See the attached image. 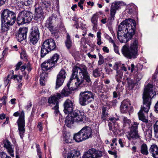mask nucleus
I'll return each mask as SVG.
<instances>
[{"label":"nucleus","mask_w":158,"mask_h":158,"mask_svg":"<svg viewBox=\"0 0 158 158\" xmlns=\"http://www.w3.org/2000/svg\"><path fill=\"white\" fill-rule=\"evenodd\" d=\"M84 80L88 83L91 81L86 66L83 64L79 67L76 66L72 70V73L68 82V85L73 84V85H75L78 88L81 87L85 85Z\"/></svg>","instance_id":"nucleus-1"},{"label":"nucleus","mask_w":158,"mask_h":158,"mask_svg":"<svg viewBox=\"0 0 158 158\" xmlns=\"http://www.w3.org/2000/svg\"><path fill=\"white\" fill-rule=\"evenodd\" d=\"M152 88V86L149 84L146 88L142 95L143 106L138 113L139 119L149 126L151 125V122L148 121L143 111L147 113L150 109L152 100L155 95V92L153 90Z\"/></svg>","instance_id":"nucleus-2"},{"label":"nucleus","mask_w":158,"mask_h":158,"mask_svg":"<svg viewBox=\"0 0 158 158\" xmlns=\"http://www.w3.org/2000/svg\"><path fill=\"white\" fill-rule=\"evenodd\" d=\"M131 41L129 47L124 45L123 46L121 50L123 55L129 59H135L138 56V37H135Z\"/></svg>","instance_id":"nucleus-3"},{"label":"nucleus","mask_w":158,"mask_h":158,"mask_svg":"<svg viewBox=\"0 0 158 158\" xmlns=\"http://www.w3.org/2000/svg\"><path fill=\"white\" fill-rule=\"evenodd\" d=\"M136 24L133 19H128L123 21L118 27L120 32L124 31L132 37L135 33Z\"/></svg>","instance_id":"nucleus-4"},{"label":"nucleus","mask_w":158,"mask_h":158,"mask_svg":"<svg viewBox=\"0 0 158 158\" xmlns=\"http://www.w3.org/2000/svg\"><path fill=\"white\" fill-rule=\"evenodd\" d=\"M57 46L55 40L52 38L48 39L45 40L41 46L40 51V56L44 57L50 52L56 50Z\"/></svg>","instance_id":"nucleus-5"},{"label":"nucleus","mask_w":158,"mask_h":158,"mask_svg":"<svg viewBox=\"0 0 158 158\" xmlns=\"http://www.w3.org/2000/svg\"><path fill=\"white\" fill-rule=\"evenodd\" d=\"M94 96L91 91H81L79 95V102L80 104L85 106L91 102L94 99Z\"/></svg>","instance_id":"nucleus-6"},{"label":"nucleus","mask_w":158,"mask_h":158,"mask_svg":"<svg viewBox=\"0 0 158 158\" xmlns=\"http://www.w3.org/2000/svg\"><path fill=\"white\" fill-rule=\"evenodd\" d=\"M13 116L15 117H18L19 116V118L17 121V123L18 127V130L20 136L21 138H22L25 131L24 111L23 110L22 111L20 114L18 112H15L13 114Z\"/></svg>","instance_id":"nucleus-7"},{"label":"nucleus","mask_w":158,"mask_h":158,"mask_svg":"<svg viewBox=\"0 0 158 158\" xmlns=\"http://www.w3.org/2000/svg\"><path fill=\"white\" fill-rule=\"evenodd\" d=\"M16 20L15 14L7 9L4 10L1 14V21L2 23L7 22L14 24Z\"/></svg>","instance_id":"nucleus-8"},{"label":"nucleus","mask_w":158,"mask_h":158,"mask_svg":"<svg viewBox=\"0 0 158 158\" xmlns=\"http://www.w3.org/2000/svg\"><path fill=\"white\" fill-rule=\"evenodd\" d=\"M31 32L29 37V40L31 44L35 45L40 39V32L38 27L33 26L31 28Z\"/></svg>","instance_id":"nucleus-9"},{"label":"nucleus","mask_w":158,"mask_h":158,"mask_svg":"<svg viewBox=\"0 0 158 158\" xmlns=\"http://www.w3.org/2000/svg\"><path fill=\"white\" fill-rule=\"evenodd\" d=\"M71 116L75 120L76 122H82L84 123L86 121V117L82 111L76 109L70 113Z\"/></svg>","instance_id":"nucleus-10"},{"label":"nucleus","mask_w":158,"mask_h":158,"mask_svg":"<svg viewBox=\"0 0 158 158\" xmlns=\"http://www.w3.org/2000/svg\"><path fill=\"white\" fill-rule=\"evenodd\" d=\"M101 151L94 148L89 149L83 155V158H99L102 156Z\"/></svg>","instance_id":"nucleus-11"},{"label":"nucleus","mask_w":158,"mask_h":158,"mask_svg":"<svg viewBox=\"0 0 158 158\" xmlns=\"http://www.w3.org/2000/svg\"><path fill=\"white\" fill-rule=\"evenodd\" d=\"M121 2L120 1L114 2L112 4L110 10V16L108 18L109 20L112 21L114 20L116 11L120 8Z\"/></svg>","instance_id":"nucleus-12"},{"label":"nucleus","mask_w":158,"mask_h":158,"mask_svg":"<svg viewBox=\"0 0 158 158\" xmlns=\"http://www.w3.org/2000/svg\"><path fill=\"white\" fill-rule=\"evenodd\" d=\"M63 106L64 112L67 114H69L73 111L75 105L73 101L68 99L64 103Z\"/></svg>","instance_id":"nucleus-13"},{"label":"nucleus","mask_w":158,"mask_h":158,"mask_svg":"<svg viewBox=\"0 0 158 158\" xmlns=\"http://www.w3.org/2000/svg\"><path fill=\"white\" fill-rule=\"evenodd\" d=\"M66 74L65 70L62 69L57 75L56 82V89L58 88L63 84L66 78Z\"/></svg>","instance_id":"nucleus-14"},{"label":"nucleus","mask_w":158,"mask_h":158,"mask_svg":"<svg viewBox=\"0 0 158 158\" xmlns=\"http://www.w3.org/2000/svg\"><path fill=\"white\" fill-rule=\"evenodd\" d=\"M80 132L81 133L85 140L91 138L93 136L92 129L89 126H85L83 127L80 130Z\"/></svg>","instance_id":"nucleus-15"},{"label":"nucleus","mask_w":158,"mask_h":158,"mask_svg":"<svg viewBox=\"0 0 158 158\" xmlns=\"http://www.w3.org/2000/svg\"><path fill=\"white\" fill-rule=\"evenodd\" d=\"M28 31V28L26 27L20 28L19 29L16 35V38L19 42H21L26 39Z\"/></svg>","instance_id":"nucleus-16"},{"label":"nucleus","mask_w":158,"mask_h":158,"mask_svg":"<svg viewBox=\"0 0 158 158\" xmlns=\"http://www.w3.org/2000/svg\"><path fill=\"white\" fill-rule=\"evenodd\" d=\"M77 89L78 88H77V86H75V85H73V84L68 85V83L67 86L64 87L61 91V94H60L62 96L61 98L68 96L71 93V91H74Z\"/></svg>","instance_id":"nucleus-17"},{"label":"nucleus","mask_w":158,"mask_h":158,"mask_svg":"<svg viewBox=\"0 0 158 158\" xmlns=\"http://www.w3.org/2000/svg\"><path fill=\"white\" fill-rule=\"evenodd\" d=\"M120 32H121V31L120 32L118 30L117 32V38L121 43H126L130 40H131L132 38L130 35L124 31V34L123 35H122Z\"/></svg>","instance_id":"nucleus-18"},{"label":"nucleus","mask_w":158,"mask_h":158,"mask_svg":"<svg viewBox=\"0 0 158 158\" xmlns=\"http://www.w3.org/2000/svg\"><path fill=\"white\" fill-rule=\"evenodd\" d=\"M44 14L43 9L41 6L35 8L34 16L35 20L41 21L44 18Z\"/></svg>","instance_id":"nucleus-19"},{"label":"nucleus","mask_w":158,"mask_h":158,"mask_svg":"<svg viewBox=\"0 0 158 158\" xmlns=\"http://www.w3.org/2000/svg\"><path fill=\"white\" fill-rule=\"evenodd\" d=\"M4 147L5 148L7 152L12 156H14V153L13 150V147L10 144V142L8 140L6 139L4 141Z\"/></svg>","instance_id":"nucleus-20"},{"label":"nucleus","mask_w":158,"mask_h":158,"mask_svg":"<svg viewBox=\"0 0 158 158\" xmlns=\"http://www.w3.org/2000/svg\"><path fill=\"white\" fill-rule=\"evenodd\" d=\"M130 103L128 100L125 99L121 102L120 109L121 112L122 113L127 112L128 110Z\"/></svg>","instance_id":"nucleus-21"},{"label":"nucleus","mask_w":158,"mask_h":158,"mask_svg":"<svg viewBox=\"0 0 158 158\" xmlns=\"http://www.w3.org/2000/svg\"><path fill=\"white\" fill-rule=\"evenodd\" d=\"M43 70H48L55 67V65L49 59L45 61L41 64Z\"/></svg>","instance_id":"nucleus-22"},{"label":"nucleus","mask_w":158,"mask_h":158,"mask_svg":"<svg viewBox=\"0 0 158 158\" xmlns=\"http://www.w3.org/2000/svg\"><path fill=\"white\" fill-rule=\"evenodd\" d=\"M149 151L154 158H158V147L156 145L153 144L151 145Z\"/></svg>","instance_id":"nucleus-23"},{"label":"nucleus","mask_w":158,"mask_h":158,"mask_svg":"<svg viewBox=\"0 0 158 158\" xmlns=\"http://www.w3.org/2000/svg\"><path fill=\"white\" fill-rule=\"evenodd\" d=\"M127 136L128 140L135 139L140 138L138 131H130Z\"/></svg>","instance_id":"nucleus-24"},{"label":"nucleus","mask_w":158,"mask_h":158,"mask_svg":"<svg viewBox=\"0 0 158 158\" xmlns=\"http://www.w3.org/2000/svg\"><path fill=\"white\" fill-rule=\"evenodd\" d=\"M68 114V115L66 117L65 120V125L67 127L71 128L76 121L72 116H71L70 114Z\"/></svg>","instance_id":"nucleus-25"},{"label":"nucleus","mask_w":158,"mask_h":158,"mask_svg":"<svg viewBox=\"0 0 158 158\" xmlns=\"http://www.w3.org/2000/svg\"><path fill=\"white\" fill-rule=\"evenodd\" d=\"M61 95L60 93L57 94L56 96H53L49 98L48 102L55 105L58 103V100L61 98Z\"/></svg>","instance_id":"nucleus-26"},{"label":"nucleus","mask_w":158,"mask_h":158,"mask_svg":"<svg viewBox=\"0 0 158 158\" xmlns=\"http://www.w3.org/2000/svg\"><path fill=\"white\" fill-rule=\"evenodd\" d=\"M23 14V17L24 18L25 23L30 22L33 18V14L30 12L26 11H22Z\"/></svg>","instance_id":"nucleus-27"},{"label":"nucleus","mask_w":158,"mask_h":158,"mask_svg":"<svg viewBox=\"0 0 158 158\" xmlns=\"http://www.w3.org/2000/svg\"><path fill=\"white\" fill-rule=\"evenodd\" d=\"M73 138L77 142H80L85 140L83 136H82L81 133L80 132V131L74 135Z\"/></svg>","instance_id":"nucleus-28"},{"label":"nucleus","mask_w":158,"mask_h":158,"mask_svg":"<svg viewBox=\"0 0 158 158\" xmlns=\"http://www.w3.org/2000/svg\"><path fill=\"white\" fill-rule=\"evenodd\" d=\"M17 22L19 25L25 23V20L22 11L19 13L17 19Z\"/></svg>","instance_id":"nucleus-29"},{"label":"nucleus","mask_w":158,"mask_h":158,"mask_svg":"<svg viewBox=\"0 0 158 158\" xmlns=\"http://www.w3.org/2000/svg\"><path fill=\"white\" fill-rule=\"evenodd\" d=\"M109 129L110 131H112L114 135H116L118 133V125L116 124H113L111 122L108 123Z\"/></svg>","instance_id":"nucleus-30"},{"label":"nucleus","mask_w":158,"mask_h":158,"mask_svg":"<svg viewBox=\"0 0 158 158\" xmlns=\"http://www.w3.org/2000/svg\"><path fill=\"white\" fill-rule=\"evenodd\" d=\"M41 5L42 7L48 11L51 9V3L49 1H43L41 2Z\"/></svg>","instance_id":"nucleus-31"},{"label":"nucleus","mask_w":158,"mask_h":158,"mask_svg":"<svg viewBox=\"0 0 158 158\" xmlns=\"http://www.w3.org/2000/svg\"><path fill=\"white\" fill-rule=\"evenodd\" d=\"M14 24L9 23L7 22H2V30L3 32L7 31L10 29V26H12Z\"/></svg>","instance_id":"nucleus-32"},{"label":"nucleus","mask_w":158,"mask_h":158,"mask_svg":"<svg viewBox=\"0 0 158 158\" xmlns=\"http://www.w3.org/2000/svg\"><path fill=\"white\" fill-rule=\"evenodd\" d=\"M151 82H152V83H149L147 84V85L145 86L143 92L144 91L145 89L146 88V87L149 84L150 85H151L152 86L153 88H152V89L155 92V94H155V95H154V96H155L156 95V92L155 91V90H154V86L155 85V82L156 83L157 82V78L156 75L154 74L153 75L152 77V79Z\"/></svg>","instance_id":"nucleus-33"},{"label":"nucleus","mask_w":158,"mask_h":158,"mask_svg":"<svg viewBox=\"0 0 158 158\" xmlns=\"http://www.w3.org/2000/svg\"><path fill=\"white\" fill-rule=\"evenodd\" d=\"M64 141L66 143H70L72 141V137L69 132L65 131L64 134Z\"/></svg>","instance_id":"nucleus-34"},{"label":"nucleus","mask_w":158,"mask_h":158,"mask_svg":"<svg viewBox=\"0 0 158 158\" xmlns=\"http://www.w3.org/2000/svg\"><path fill=\"white\" fill-rule=\"evenodd\" d=\"M123 127L126 128H129L130 125L131 123V120L128 119L127 117H124L123 118Z\"/></svg>","instance_id":"nucleus-35"},{"label":"nucleus","mask_w":158,"mask_h":158,"mask_svg":"<svg viewBox=\"0 0 158 158\" xmlns=\"http://www.w3.org/2000/svg\"><path fill=\"white\" fill-rule=\"evenodd\" d=\"M140 152L143 155H147L148 154V148L147 145L145 143L142 144L140 147Z\"/></svg>","instance_id":"nucleus-36"},{"label":"nucleus","mask_w":158,"mask_h":158,"mask_svg":"<svg viewBox=\"0 0 158 158\" xmlns=\"http://www.w3.org/2000/svg\"><path fill=\"white\" fill-rule=\"evenodd\" d=\"M80 155V153L79 151L73 150L68 154L67 158H79Z\"/></svg>","instance_id":"nucleus-37"},{"label":"nucleus","mask_w":158,"mask_h":158,"mask_svg":"<svg viewBox=\"0 0 158 158\" xmlns=\"http://www.w3.org/2000/svg\"><path fill=\"white\" fill-rule=\"evenodd\" d=\"M123 72L121 70L116 72V75L115 76V79L118 82H120L123 77Z\"/></svg>","instance_id":"nucleus-38"},{"label":"nucleus","mask_w":158,"mask_h":158,"mask_svg":"<svg viewBox=\"0 0 158 158\" xmlns=\"http://www.w3.org/2000/svg\"><path fill=\"white\" fill-rule=\"evenodd\" d=\"M60 56L57 53L54 54L52 57L49 60L53 63L55 66V64L59 59Z\"/></svg>","instance_id":"nucleus-39"},{"label":"nucleus","mask_w":158,"mask_h":158,"mask_svg":"<svg viewBox=\"0 0 158 158\" xmlns=\"http://www.w3.org/2000/svg\"><path fill=\"white\" fill-rule=\"evenodd\" d=\"M126 81L127 82L128 86L132 89L136 84L135 82L131 79L130 78L127 77L126 79Z\"/></svg>","instance_id":"nucleus-40"},{"label":"nucleus","mask_w":158,"mask_h":158,"mask_svg":"<svg viewBox=\"0 0 158 158\" xmlns=\"http://www.w3.org/2000/svg\"><path fill=\"white\" fill-rule=\"evenodd\" d=\"M97 16L98 15L97 14H94L93 15L91 19V22L94 24L93 28H96L97 27V22L98 19Z\"/></svg>","instance_id":"nucleus-41"},{"label":"nucleus","mask_w":158,"mask_h":158,"mask_svg":"<svg viewBox=\"0 0 158 158\" xmlns=\"http://www.w3.org/2000/svg\"><path fill=\"white\" fill-rule=\"evenodd\" d=\"M66 47L68 49H69L72 46V41L70 40V37L68 33L67 34L66 40L65 42Z\"/></svg>","instance_id":"nucleus-42"},{"label":"nucleus","mask_w":158,"mask_h":158,"mask_svg":"<svg viewBox=\"0 0 158 158\" xmlns=\"http://www.w3.org/2000/svg\"><path fill=\"white\" fill-rule=\"evenodd\" d=\"M136 9V7L134 5L128 6L126 11L130 14H131L133 13Z\"/></svg>","instance_id":"nucleus-43"},{"label":"nucleus","mask_w":158,"mask_h":158,"mask_svg":"<svg viewBox=\"0 0 158 158\" xmlns=\"http://www.w3.org/2000/svg\"><path fill=\"white\" fill-rule=\"evenodd\" d=\"M117 100L116 99H114L111 101L108 102L106 103V105L110 108L112 107L113 106H115L116 105L117 103Z\"/></svg>","instance_id":"nucleus-44"},{"label":"nucleus","mask_w":158,"mask_h":158,"mask_svg":"<svg viewBox=\"0 0 158 158\" xmlns=\"http://www.w3.org/2000/svg\"><path fill=\"white\" fill-rule=\"evenodd\" d=\"M155 137L158 138V120L156 121L153 126Z\"/></svg>","instance_id":"nucleus-45"},{"label":"nucleus","mask_w":158,"mask_h":158,"mask_svg":"<svg viewBox=\"0 0 158 158\" xmlns=\"http://www.w3.org/2000/svg\"><path fill=\"white\" fill-rule=\"evenodd\" d=\"M108 116V114L106 111V108L103 107L102 108V114L101 116V118L102 120H105L106 117Z\"/></svg>","instance_id":"nucleus-46"},{"label":"nucleus","mask_w":158,"mask_h":158,"mask_svg":"<svg viewBox=\"0 0 158 158\" xmlns=\"http://www.w3.org/2000/svg\"><path fill=\"white\" fill-rule=\"evenodd\" d=\"M139 123L136 122H134L132 124L130 128V131H138V128Z\"/></svg>","instance_id":"nucleus-47"},{"label":"nucleus","mask_w":158,"mask_h":158,"mask_svg":"<svg viewBox=\"0 0 158 158\" xmlns=\"http://www.w3.org/2000/svg\"><path fill=\"white\" fill-rule=\"evenodd\" d=\"M57 16L56 14H53L46 21V23L52 24V21L53 19H55L57 18Z\"/></svg>","instance_id":"nucleus-48"},{"label":"nucleus","mask_w":158,"mask_h":158,"mask_svg":"<svg viewBox=\"0 0 158 158\" xmlns=\"http://www.w3.org/2000/svg\"><path fill=\"white\" fill-rule=\"evenodd\" d=\"M152 128L149 127L148 129L145 132V135L146 137L151 138L152 137Z\"/></svg>","instance_id":"nucleus-49"},{"label":"nucleus","mask_w":158,"mask_h":158,"mask_svg":"<svg viewBox=\"0 0 158 158\" xmlns=\"http://www.w3.org/2000/svg\"><path fill=\"white\" fill-rule=\"evenodd\" d=\"M45 27L51 31L52 34H53L54 33H55L54 27L53 26H52V24L45 23Z\"/></svg>","instance_id":"nucleus-50"},{"label":"nucleus","mask_w":158,"mask_h":158,"mask_svg":"<svg viewBox=\"0 0 158 158\" xmlns=\"http://www.w3.org/2000/svg\"><path fill=\"white\" fill-rule=\"evenodd\" d=\"M93 75L95 77H98L100 76L101 74L98 71V68H97L93 70Z\"/></svg>","instance_id":"nucleus-51"},{"label":"nucleus","mask_w":158,"mask_h":158,"mask_svg":"<svg viewBox=\"0 0 158 158\" xmlns=\"http://www.w3.org/2000/svg\"><path fill=\"white\" fill-rule=\"evenodd\" d=\"M53 110H54V113L56 114H58L59 113V104H56L52 107Z\"/></svg>","instance_id":"nucleus-52"},{"label":"nucleus","mask_w":158,"mask_h":158,"mask_svg":"<svg viewBox=\"0 0 158 158\" xmlns=\"http://www.w3.org/2000/svg\"><path fill=\"white\" fill-rule=\"evenodd\" d=\"M121 64L119 63H115L114 65L113 66V69L116 70L117 71H119L118 70L119 67H121Z\"/></svg>","instance_id":"nucleus-53"},{"label":"nucleus","mask_w":158,"mask_h":158,"mask_svg":"<svg viewBox=\"0 0 158 158\" xmlns=\"http://www.w3.org/2000/svg\"><path fill=\"white\" fill-rule=\"evenodd\" d=\"M48 74L44 73H42L40 74V79L44 80H46V77H47Z\"/></svg>","instance_id":"nucleus-54"},{"label":"nucleus","mask_w":158,"mask_h":158,"mask_svg":"<svg viewBox=\"0 0 158 158\" xmlns=\"http://www.w3.org/2000/svg\"><path fill=\"white\" fill-rule=\"evenodd\" d=\"M116 90L114 91L113 92V97L114 98H117L118 96V94H119V92L117 90L118 89V86H117L116 88Z\"/></svg>","instance_id":"nucleus-55"},{"label":"nucleus","mask_w":158,"mask_h":158,"mask_svg":"<svg viewBox=\"0 0 158 158\" xmlns=\"http://www.w3.org/2000/svg\"><path fill=\"white\" fill-rule=\"evenodd\" d=\"M0 157L1 158H11V157L7 156L6 153L2 152L0 153Z\"/></svg>","instance_id":"nucleus-56"},{"label":"nucleus","mask_w":158,"mask_h":158,"mask_svg":"<svg viewBox=\"0 0 158 158\" xmlns=\"http://www.w3.org/2000/svg\"><path fill=\"white\" fill-rule=\"evenodd\" d=\"M33 2V0H24V4L26 6L31 4Z\"/></svg>","instance_id":"nucleus-57"},{"label":"nucleus","mask_w":158,"mask_h":158,"mask_svg":"<svg viewBox=\"0 0 158 158\" xmlns=\"http://www.w3.org/2000/svg\"><path fill=\"white\" fill-rule=\"evenodd\" d=\"M113 46L114 48V50L115 52L117 54H119L118 47L117 46L116 44Z\"/></svg>","instance_id":"nucleus-58"},{"label":"nucleus","mask_w":158,"mask_h":158,"mask_svg":"<svg viewBox=\"0 0 158 158\" xmlns=\"http://www.w3.org/2000/svg\"><path fill=\"white\" fill-rule=\"evenodd\" d=\"M23 63L22 62L20 61L16 65V68L15 69V70H18L19 69L20 66Z\"/></svg>","instance_id":"nucleus-59"},{"label":"nucleus","mask_w":158,"mask_h":158,"mask_svg":"<svg viewBox=\"0 0 158 158\" xmlns=\"http://www.w3.org/2000/svg\"><path fill=\"white\" fill-rule=\"evenodd\" d=\"M37 127L39 129L40 131H41L43 130V128L42 127V123L39 122L38 123Z\"/></svg>","instance_id":"nucleus-60"},{"label":"nucleus","mask_w":158,"mask_h":158,"mask_svg":"<svg viewBox=\"0 0 158 158\" xmlns=\"http://www.w3.org/2000/svg\"><path fill=\"white\" fill-rule=\"evenodd\" d=\"M9 77L10 75H9L8 76L7 78L5 80L4 85L5 86H7L10 80L8 79V78Z\"/></svg>","instance_id":"nucleus-61"},{"label":"nucleus","mask_w":158,"mask_h":158,"mask_svg":"<svg viewBox=\"0 0 158 158\" xmlns=\"http://www.w3.org/2000/svg\"><path fill=\"white\" fill-rule=\"evenodd\" d=\"M109 120L111 121L113 123V124H115V122L117 120L116 118L114 117H112L109 118Z\"/></svg>","instance_id":"nucleus-62"},{"label":"nucleus","mask_w":158,"mask_h":158,"mask_svg":"<svg viewBox=\"0 0 158 158\" xmlns=\"http://www.w3.org/2000/svg\"><path fill=\"white\" fill-rule=\"evenodd\" d=\"M87 55H88V56L90 58H91V59H92V58L96 59V56L95 55H92L90 53H88Z\"/></svg>","instance_id":"nucleus-63"},{"label":"nucleus","mask_w":158,"mask_h":158,"mask_svg":"<svg viewBox=\"0 0 158 158\" xmlns=\"http://www.w3.org/2000/svg\"><path fill=\"white\" fill-rule=\"evenodd\" d=\"M7 0H0V7L4 5Z\"/></svg>","instance_id":"nucleus-64"}]
</instances>
